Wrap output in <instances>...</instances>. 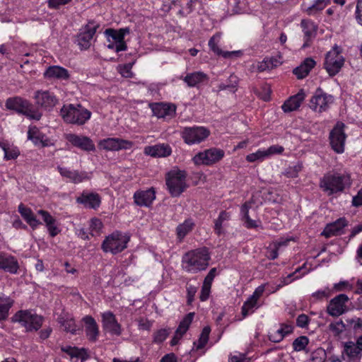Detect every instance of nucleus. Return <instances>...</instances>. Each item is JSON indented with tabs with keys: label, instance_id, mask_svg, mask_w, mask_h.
I'll return each instance as SVG.
<instances>
[{
	"label": "nucleus",
	"instance_id": "32",
	"mask_svg": "<svg viewBox=\"0 0 362 362\" xmlns=\"http://www.w3.org/2000/svg\"><path fill=\"white\" fill-rule=\"evenodd\" d=\"M37 213L42 216L43 221L46 224L49 235L52 237L56 236L60 232V230L58 228L56 224V219L53 218L50 215V214L47 211L39 210Z\"/></svg>",
	"mask_w": 362,
	"mask_h": 362
},
{
	"label": "nucleus",
	"instance_id": "17",
	"mask_svg": "<svg viewBox=\"0 0 362 362\" xmlns=\"http://www.w3.org/2000/svg\"><path fill=\"white\" fill-rule=\"evenodd\" d=\"M98 25H95L94 22L89 21L86 25L83 32L79 33L77 36V41L78 45L82 49H88L90 46V41L93 39Z\"/></svg>",
	"mask_w": 362,
	"mask_h": 362
},
{
	"label": "nucleus",
	"instance_id": "35",
	"mask_svg": "<svg viewBox=\"0 0 362 362\" xmlns=\"http://www.w3.org/2000/svg\"><path fill=\"white\" fill-rule=\"evenodd\" d=\"M315 64V60L312 58H306L299 66L293 69V73L298 79H302L308 75Z\"/></svg>",
	"mask_w": 362,
	"mask_h": 362
},
{
	"label": "nucleus",
	"instance_id": "27",
	"mask_svg": "<svg viewBox=\"0 0 362 362\" xmlns=\"http://www.w3.org/2000/svg\"><path fill=\"white\" fill-rule=\"evenodd\" d=\"M305 94L300 90L297 94L291 96L283 104L281 108L285 112H290L296 110L305 99Z\"/></svg>",
	"mask_w": 362,
	"mask_h": 362
},
{
	"label": "nucleus",
	"instance_id": "37",
	"mask_svg": "<svg viewBox=\"0 0 362 362\" xmlns=\"http://www.w3.org/2000/svg\"><path fill=\"white\" fill-rule=\"evenodd\" d=\"M251 208V204L249 202H245L240 209V213L242 216V221H243V225L245 228H255L258 227L257 221L255 220H252L249 215V209Z\"/></svg>",
	"mask_w": 362,
	"mask_h": 362
},
{
	"label": "nucleus",
	"instance_id": "34",
	"mask_svg": "<svg viewBox=\"0 0 362 362\" xmlns=\"http://www.w3.org/2000/svg\"><path fill=\"white\" fill-rule=\"evenodd\" d=\"M44 75L45 77L47 78L66 80L69 78L68 71L66 69L59 66H51L48 67Z\"/></svg>",
	"mask_w": 362,
	"mask_h": 362
},
{
	"label": "nucleus",
	"instance_id": "23",
	"mask_svg": "<svg viewBox=\"0 0 362 362\" xmlns=\"http://www.w3.org/2000/svg\"><path fill=\"white\" fill-rule=\"evenodd\" d=\"M300 27L304 34V44L303 48L310 46V42L314 39L317 34V26L308 19H303L300 22Z\"/></svg>",
	"mask_w": 362,
	"mask_h": 362
},
{
	"label": "nucleus",
	"instance_id": "55",
	"mask_svg": "<svg viewBox=\"0 0 362 362\" xmlns=\"http://www.w3.org/2000/svg\"><path fill=\"white\" fill-rule=\"evenodd\" d=\"M197 291V287L192 285L187 286V304L191 305L194 299V296Z\"/></svg>",
	"mask_w": 362,
	"mask_h": 362
},
{
	"label": "nucleus",
	"instance_id": "7",
	"mask_svg": "<svg viewBox=\"0 0 362 362\" xmlns=\"http://www.w3.org/2000/svg\"><path fill=\"white\" fill-rule=\"evenodd\" d=\"M129 241V236L117 231L105 239L102 244V248L105 252H110L112 254H117L127 247Z\"/></svg>",
	"mask_w": 362,
	"mask_h": 362
},
{
	"label": "nucleus",
	"instance_id": "18",
	"mask_svg": "<svg viewBox=\"0 0 362 362\" xmlns=\"http://www.w3.org/2000/svg\"><path fill=\"white\" fill-rule=\"evenodd\" d=\"M155 199L156 192L153 187L136 191L134 194V203L139 206H150Z\"/></svg>",
	"mask_w": 362,
	"mask_h": 362
},
{
	"label": "nucleus",
	"instance_id": "45",
	"mask_svg": "<svg viewBox=\"0 0 362 362\" xmlns=\"http://www.w3.org/2000/svg\"><path fill=\"white\" fill-rule=\"evenodd\" d=\"M329 4L330 0H315L314 4L307 8L306 12L308 15H314Z\"/></svg>",
	"mask_w": 362,
	"mask_h": 362
},
{
	"label": "nucleus",
	"instance_id": "39",
	"mask_svg": "<svg viewBox=\"0 0 362 362\" xmlns=\"http://www.w3.org/2000/svg\"><path fill=\"white\" fill-rule=\"evenodd\" d=\"M194 226L192 219L189 218L177 226L176 235L180 242L182 241L184 238L193 230Z\"/></svg>",
	"mask_w": 362,
	"mask_h": 362
},
{
	"label": "nucleus",
	"instance_id": "49",
	"mask_svg": "<svg viewBox=\"0 0 362 362\" xmlns=\"http://www.w3.org/2000/svg\"><path fill=\"white\" fill-rule=\"evenodd\" d=\"M211 332V329L209 327H205L202 329L200 337L198 340L197 344L194 342V344L197 346V349H202L209 340V336Z\"/></svg>",
	"mask_w": 362,
	"mask_h": 362
},
{
	"label": "nucleus",
	"instance_id": "47",
	"mask_svg": "<svg viewBox=\"0 0 362 362\" xmlns=\"http://www.w3.org/2000/svg\"><path fill=\"white\" fill-rule=\"evenodd\" d=\"M259 306L257 305V301L252 299V298H249L243 304L242 307V315L243 317H245L249 313H253V309L257 308Z\"/></svg>",
	"mask_w": 362,
	"mask_h": 362
},
{
	"label": "nucleus",
	"instance_id": "41",
	"mask_svg": "<svg viewBox=\"0 0 362 362\" xmlns=\"http://www.w3.org/2000/svg\"><path fill=\"white\" fill-rule=\"evenodd\" d=\"M105 33L107 36L111 37L115 42H124L125 35L129 33L128 28H121L116 30L112 28L106 29Z\"/></svg>",
	"mask_w": 362,
	"mask_h": 362
},
{
	"label": "nucleus",
	"instance_id": "59",
	"mask_svg": "<svg viewBox=\"0 0 362 362\" xmlns=\"http://www.w3.org/2000/svg\"><path fill=\"white\" fill-rule=\"evenodd\" d=\"M309 323V317L305 314L300 315L296 319V325L299 327H305Z\"/></svg>",
	"mask_w": 362,
	"mask_h": 362
},
{
	"label": "nucleus",
	"instance_id": "11",
	"mask_svg": "<svg viewBox=\"0 0 362 362\" xmlns=\"http://www.w3.org/2000/svg\"><path fill=\"white\" fill-rule=\"evenodd\" d=\"M209 134V130L204 127H185L182 132V137L187 144L200 143Z\"/></svg>",
	"mask_w": 362,
	"mask_h": 362
},
{
	"label": "nucleus",
	"instance_id": "58",
	"mask_svg": "<svg viewBox=\"0 0 362 362\" xmlns=\"http://www.w3.org/2000/svg\"><path fill=\"white\" fill-rule=\"evenodd\" d=\"M284 334L281 332L280 329H278L277 330L270 332L269 334V339L270 341L278 343L283 340L284 338Z\"/></svg>",
	"mask_w": 362,
	"mask_h": 362
},
{
	"label": "nucleus",
	"instance_id": "25",
	"mask_svg": "<svg viewBox=\"0 0 362 362\" xmlns=\"http://www.w3.org/2000/svg\"><path fill=\"white\" fill-rule=\"evenodd\" d=\"M221 35L216 34L213 35L209 41V46L211 51H213L218 56H222L224 58H233V57H238L241 55L240 51H233V52H223L218 47V43L220 40Z\"/></svg>",
	"mask_w": 362,
	"mask_h": 362
},
{
	"label": "nucleus",
	"instance_id": "42",
	"mask_svg": "<svg viewBox=\"0 0 362 362\" xmlns=\"http://www.w3.org/2000/svg\"><path fill=\"white\" fill-rule=\"evenodd\" d=\"M230 218V214L226 211H222L218 218L214 221V230L220 235L223 233V227L225 226V222L228 221Z\"/></svg>",
	"mask_w": 362,
	"mask_h": 362
},
{
	"label": "nucleus",
	"instance_id": "26",
	"mask_svg": "<svg viewBox=\"0 0 362 362\" xmlns=\"http://www.w3.org/2000/svg\"><path fill=\"white\" fill-rule=\"evenodd\" d=\"M76 202L83 204L86 207L96 209L99 207L101 199L97 193L83 192L81 196L76 198Z\"/></svg>",
	"mask_w": 362,
	"mask_h": 362
},
{
	"label": "nucleus",
	"instance_id": "22",
	"mask_svg": "<svg viewBox=\"0 0 362 362\" xmlns=\"http://www.w3.org/2000/svg\"><path fill=\"white\" fill-rule=\"evenodd\" d=\"M153 115L158 118H170L175 114V106L165 103H155L151 105Z\"/></svg>",
	"mask_w": 362,
	"mask_h": 362
},
{
	"label": "nucleus",
	"instance_id": "14",
	"mask_svg": "<svg viewBox=\"0 0 362 362\" xmlns=\"http://www.w3.org/2000/svg\"><path fill=\"white\" fill-rule=\"evenodd\" d=\"M133 143L128 140L119 138H107L102 139L98 143V146L106 151H119L121 149H129Z\"/></svg>",
	"mask_w": 362,
	"mask_h": 362
},
{
	"label": "nucleus",
	"instance_id": "61",
	"mask_svg": "<svg viewBox=\"0 0 362 362\" xmlns=\"http://www.w3.org/2000/svg\"><path fill=\"white\" fill-rule=\"evenodd\" d=\"M210 288H211L210 286L205 284L204 283L203 284L200 296H199L200 300L202 301H205L206 300L208 299V298L209 296Z\"/></svg>",
	"mask_w": 362,
	"mask_h": 362
},
{
	"label": "nucleus",
	"instance_id": "62",
	"mask_svg": "<svg viewBox=\"0 0 362 362\" xmlns=\"http://www.w3.org/2000/svg\"><path fill=\"white\" fill-rule=\"evenodd\" d=\"M266 151L267 156L276 153H281L284 151V148L281 146L278 145H274L270 146L269 148H267Z\"/></svg>",
	"mask_w": 362,
	"mask_h": 362
},
{
	"label": "nucleus",
	"instance_id": "24",
	"mask_svg": "<svg viewBox=\"0 0 362 362\" xmlns=\"http://www.w3.org/2000/svg\"><path fill=\"white\" fill-rule=\"evenodd\" d=\"M28 139L31 140L36 146L46 147L52 145L51 141L36 127H30L29 128L28 132Z\"/></svg>",
	"mask_w": 362,
	"mask_h": 362
},
{
	"label": "nucleus",
	"instance_id": "29",
	"mask_svg": "<svg viewBox=\"0 0 362 362\" xmlns=\"http://www.w3.org/2000/svg\"><path fill=\"white\" fill-rule=\"evenodd\" d=\"M83 320L86 325L85 331L88 339L91 341H95L99 334L96 321L89 315L84 317Z\"/></svg>",
	"mask_w": 362,
	"mask_h": 362
},
{
	"label": "nucleus",
	"instance_id": "12",
	"mask_svg": "<svg viewBox=\"0 0 362 362\" xmlns=\"http://www.w3.org/2000/svg\"><path fill=\"white\" fill-rule=\"evenodd\" d=\"M344 124L338 122L329 133V140L332 148L337 153L344 151L346 135L344 132Z\"/></svg>",
	"mask_w": 362,
	"mask_h": 362
},
{
	"label": "nucleus",
	"instance_id": "52",
	"mask_svg": "<svg viewBox=\"0 0 362 362\" xmlns=\"http://www.w3.org/2000/svg\"><path fill=\"white\" fill-rule=\"evenodd\" d=\"M326 357V353L324 349H318L313 351L311 355V362H324Z\"/></svg>",
	"mask_w": 362,
	"mask_h": 362
},
{
	"label": "nucleus",
	"instance_id": "43",
	"mask_svg": "<svg viewBox=\"0 0 362 362\" xmlns=\"http://www.w3.org/2000/svg\"><path fill=\"white\" fill-rule=\"evenodd\" d=\"M194 315V313H189L185 317L175 331L177 335H179L180 337H182L184 335L192 323Z\"/></svg>",
	"mask_w": 362,
	"mask_h": 362
},
{
	"label": "nucleus",
	"instance_id": "5",
	"mask_svg": "<svg viewBox=\"0 0 362 362\" xmlns=\"http://www.w3.org/2000/svg\"><path fill=\"white\" fill-rule=\"evenodd\" d=\"M341 52L342 49L335 45L325 55L324 67L331 76L338 74L344 64Z\"/></svg>",
	"mask_w": 362,
	"mask_h": 362
},
{
	"label": "nucleus",
	"instance_id": "9",
	"mask_svg": "<svg viewBox=\"0 0 362 362\" xmlns=\"http://www.w3.org/2000/svg\"><path fill=\"white\" fill-rule=\"evenodd\" d=\"M6 107L9 110H15L34 119L39 120L42 116L40 112L32 109L31 105L28 100H23L21 98L16 97L7 99Z\"/></svg>",
	"mask_w": 362,
	"mask_h": 362
},
{
	"label": "nucleus",
	"instance_id": "4",
	"mask_svg": "<svg viewBox=\"0 0 362 362\" xmlns=\"http://www.w3.org/2000/svg\"><path fill=\"white\" fill-rule=\"evenodd\" d=\"M13 322H19L28 332L37 331L42 325L44 317L30 310H19L11 318Z\"/></svg>",
	"mask_w": 362,
	"mask_h": 362
},
{
	"label": "nucleus",
	"instance_id": "28",
	"mask_svg": "<svg viewBox=\"0 0 362 362\" xmlns=\"http://www.w3.org/2000/svg\"><path fill=\"white\" fill-rule=\"evenodd\" d=\"M346 225V220L344 218H340L336 221L327 224L321 234L326 238L337 235Z\"/></svg>",
	"mask_w": 362,
	"mask_h": 362
},
{
	"label": "nucleus",
	"instance_id": "15",
	"mask_svg": "<svg viewBox=\"0 0 362 362\" xmlns=\"http://www.w3.org/2000/svg\"><path fill=\"white\" fill-rule=\"evenodd\" d=\"M34 98L38 106L48 110L52 109L58 102L56 96L48 90H37Z\"/></svg>",
	"mask_w": 362,
	"mask_h": 362
},
{
	"label": "nucleus",
	"instance_id": "60",
	"mask_svg": "<svg viewBox=\"0 0 362 362\" xmlns=\"http://www.w3.org/2000/svg\"><path fill=\"white\" fill-rule=\"evenodd\" d=\"M71 0H48V6L51 8H58L62 5H65Z\"/></svg>",
	"mask_w": 362,
	"mask_h": 362
},
{
	"label": "nucleus",
	"instance_id": "50",
	"mask_svg": "<svg viewBox=\"0 0 362 362\" xmlns=\"http://www.w3.org/2000/svg\"><path fill=\"white\" fill-rule=\"evenodd\" d=\"M170 331L169 329H160L157 330L153 334V341L156 344L162 343L170 334Z\"/></svg>",
	"mask_w": 362,
	"mask_h": 362
},
{
	"label": "nucleus",
	"instance_id": "20",
	"mask_svg": "<svg viewBox=\"0 0 362 362\" xmlns=\"http://www.w3.org/2000/svg\"><path fill=\"white\" fill-rule=\"evenodd\" d=\"M66 139L72 145L83 151H92L95 149L93 141L87 136L70 134L67 135Z\"/></svg>",
	"mask_w": 362,
	"mask_h": 362
},
{
	"label": "nucleus",
	"instance_id": "40",
	"mask_svg": "<svg viewBox=\"0 0 362 362\" xmlns=\"http://www.w3.org/2000/svg\"><path fill=\"white\" fill-rule=\"evenodd\" d=\"M344 353L352 360L360 359L361 351L356 342L347 341L344 345Z\"/></svg>",
	"mask_w": 362,
	"mask_h": 362
},
{
	"label": "nucleus",
	"instance_id": "10",
	"mask_svg": "<svg viewBox=\"0 0 362 362\" xmlns=\"http://www.w3.org/2000/svg\"><path fill=\"white\" fill-rule=\"evenodd\" d=\"M333 100L332 95L327 94L321 88H317L310 100L309 106L315 112H322L329 108Z\"/></svg>",
	"mask_w": 362,
	"mask_h": 362
},
{
	"label": "nucleus",
	"instance_id": "38",
	"mask_svg": "<svg viewBox=\"0 0 362 362\" xmlns=\"http://www.w3.org/2000/svg\"><path fill=\"white\" fill-rule=\"evenodd\" d=\"M208 79V76L206 74L202 71H197L191 74H188L184 78V81L188 86L194 87L199 84L203 83Z\"/></svg>",
	"mask_w": 362,
	"mask_h": 362
},
{
	"label": "nucleus",
	"instance_id": "8",
	"mask_svg": "<svg viewBox=\"0 0 362 362\" xmlns=\"http://www.w3.org/2000/svg\"><path fill=\"white\" fill-rule=\"evenodd\" d=\"M225 156L223 150L210 148L197 153L192 158L196 165H212L219 162Z\"/></svg>",
	"mask_w": 362,
	"mask_h": 362
},
{
	"label": "nucleus",
	"instance_id": "16",
	"mask_svg": "<svg viewBox=\"0 0 362 362\" xmlns=\"http://www.w3.org/2000/svg\"><path fill=\"white\" fill-rule=\"evenodd\" d=\"M102 323L103 329L110 334L117 336L122 334L121 325L112 312L107 311L102 314Z\"/></svg>",
	"mask_w": 362,
	"mask_h": 362
},
{
	"label": "nucleus",
	"instance_id": "48",
	"mask_svg": "<svg viewBox=\"0 0 362 362\" xmlns=\"http://www.w3.org/2000/svg\"><path fill=\"white\" fill-rule=\"evenodd\" d=\"M309 339L305 336H300L296 338L293 342V348L296 351H300L305 349L308 344Z\"/></svg>",
	"mask_w": 362,
	"mask_h": 362
},
{
	"label": "nucleus",
	"instance_id": "54",
	"mask_svg": "<svg viewBox=\"0 0 362 362\" xmlns=\"http://www.w3.org/2000/svg\"><path fill=\"white\" fill-rule=\"evenodd\" d=\"M132 65L131 64H126L124 65H119L117 66V70L123 77L131 78L132 76Z\"/></svg>",
	"mask_w": 362,
	"mask_h": 362
},
{
	"label": "nucleus",
	"instance_id": "31",
	"mask_svg": "<svg viewBox=\"0 0 362 362\" xmlns=\"http://www.w3.org/2000/svg\"><path fill=\"white\" fill-rule=\"evenodd\" d=\"M172 150L168 144H157L145 148V153L153 157H166L171 154Z\"/></svg>",
	"mask_w": 362,
	"mask_h": 362
},
{
	"label": "nucleus",
	"instance_id": "33",
	"mask_svg": "<svg viewBox=\"0 0 362 362\" xmlns=\"http://www.w3.org/2000/svg\"><path fill=\"white\" fill-rule=\"evenodd\" d=\"M58 323L64 327L66 332H71L73 334H76L77 328L75 321L69 313H63L57 318Z\"/></svg>",
	"mask_w": 362,
	"mask_h": 362
},
{
	"label": "nucleus",
	"instance_id": "57",
	"mask_svg": "<svg viewBox=\"0 0 362 362\" xmlns=\"http://www.w3.org/2000/svg\"><path fill=\"white\" fill-rule=\"evenodd\" d=\"M70 356L71 358L75 357L77 358H81L82 361L86 360L87 358L86 357V351L84 349H80L75 346L73 348V351L71 353Z\"/></svg>",
	"mask_w": 362,
	"mask_h": 362
},
{
	"label": "nucleus",
	"instance_id": "3",
	"mask_svg": "<svg viewBox=\"0 0 362 362\" xmlns=\"http://www.w3.org/2000/svg\"><path fill=\"white\" fill-rule=\"evenodd\" d=\"M63 119L70 124L82 125L90 117L91 113L81 105H64L60 111Z\"/></svg>",
	"mask_w": 362,
	"mask_h": 362
},
{
	"label": "nucleus",
	"instance_id": "51",
	"mask_svg": "<svg viewBox=\"0 0 362 362\" xmlns=\"http://www.w3.org/2000/svg\"><path fill=\"white\" fill-rule=\"evenodd\" d=\"M266 157H267L266 151L265 150H259L255 153L248 154L246 156V160L248 162L252 163L256 160H262Z\"/></svg>",
	"mask_w": 362,
	"mask_h": 362
},
{
	"label": "nucleus",
	"instance_id": "53",
	"mask_svg": "<svg viewBox=\"0 0 362 362\" xmlns=\"http://www.w3.org/2000/svg\"><path fill=\"white\" fill-rule=\"evenodd\" d=\"M332 294L331 289L328 287L323 290L317 291L312 294V297L317 300H322L324 298H329Z\"/></svg>",
	"mask_w": 362,
	"mask_h": 362
},
{
	"label": "nucleus",
	"instance_id": "21",
	"mask_svg": "<svg viewBox=\"0 0 362 362\" xmlns=\"http://www.w3.org/2000/svg\"><path fill=\"white\" fill-rule=\"evenodd\" d=\"M60 175L74 183H80L90 178V173L86 171L71 170L66 168H57Z\"/></svg>",
	"mask_w": 362,
	"mask_h": 362
},
{
	"label": "nucleus",
	"instance_id": "6",
	"mask_svg": "<svg viewBox=\"0 0 362 362\" xmlns=\"http://www.w3.org/2000/svg\"><path fill=\"white\" fill-rule=\"evenodd\" d=\"M186 173L183 170H173L167 175L166 185L173 197L179 196L187 187Z\"/></svg>",
	"mask_w": 362,
	"mask_h": 362
},
{
	"label": "nucleus",
	"instance_id": "2",
	"mask_svg": "<svg viewBox=\"0 0 362 362\" xmlns=\"http://www.w3.org/2000/svg\"><path fill=\"white\" fill-rule=\"evenodd\" d=\"M350 184L348 175L339 173H327L320 180V187L329 195L342 192L345 186Z\"/></svg>",
	"mask_w": 362,
	"mask_h": 362
},
{
	"label": "nucleus",
	"instance_id": "56",
	"mask_svg": "<svg viewBox=\"0 0 362 362\" xmlns=\"http://www.w3.org/2000/svg\"><path fill=\"white\" fill-rule=\"evenodd\" d=\"M329 329L335 334H339L344 329V325L341 320L329 324Z\"/></svg>",
	"mask_w": 362,
	"mask_h": 362
},
{
	"label": "nucleus",
	"instance_id": "36",
	"mask_svg": "<svg viewBox=\"0 0 362 362\" xmlns=\"http://www.w3.org/2000/svg\"><path fill=\"white\" fill-rule=\"evenodd\" d=\"M13 300L10 297L0 293V321L8 318L9 310L13 306Z\"/></svg>",
	"mask_w": 362,
	"mask_h": 362
},
{
	"label": "nucleus",
	"instance_id": "63",
	"mask_svg": "<svg viewBox=\"0 0 362 362\" xmlns=\"http://www.w3.org/2000/svg\"><path fill=\"white\" fill-rule=\"evenodd\" d=\"M356 14L358 23L362 25V0H358Z\"/></svg>",
	"mask_w": 362,
	"mask_h": 362
},
{
	"label": "nucleus",
	"instance_id": "30",
	"mask_svg": "<svg viewBox=\"0 0 362 362\" xmlns=\"http://www.w3.org/2000/svg\"><path fill=\"white\" fill-rule=\"evenodd\" d=\"M18 212L33 230L36 229L41 224V222L36 218L33 211L23 204H19Z\"/></svg>",
	"mask_w": 362,
	"mask_h": 362
},
{
	"label": "nucleus",
	"instance_id": "19",
	"mask_svg": "<svg viewBox=\"0 0 362 362\" xmlns=\"http://www.w3.org/2000/svg\"><path fill=\"white\" fill-rule=\"evenodd\" d=\"M20 268L17 259L6 253H0V269L12 274L18 273Z\"/></svg>",
	"mask_w": 362,
	"mask_h": 362
},
{
	"label": "nucleus",
	"instance_id": "13",
	"mask_svg": "<svg viewBox=\"0 0 362 362\" xmlns=\"http://www.w3.org/2000/svg\"><path fill=\"white\" fill-rule=\"evenodd\" d=\"M349 298L346 294H339L332 298L327 307V313L332 317H339L348 311L346 303Z\"/></svg>",
	"mask_w": 362,
	"mask_h": 362
},
{
	"label": "nucleus",
	"instance_id": "46",
	"mask_svg": "<svg viewBox=\"0 0 362 362\" xmlns=\"http://www.w3.org/2000/svg\"><path fill=\"white\" fill-rule=\"evenodd\" d=\"M238 78L232 74L228 78V83H221L218 86V90H223L226 89H231V91L233 93H235L236 91V87L238 85Z\"/></svg>",
	"mask_w": 362,
	"mask_h": 362
},
{
	"label": "nucleus",
	"instance_id": "1",
	"mask_svg": "<svg viewBox=\"0 0 362 362\" xmlns=\"http://www.w3.org/2000/svg\"><path fill=\"white\" fill-rule=\"evenodd\" d=\"M209 259V254L206 248L191 250L182 257V267L187 272L197 273L207 268Z\"/></svg>",
	"mask_w": 362,
	"mask_h": 362
},
{
	"label": "nucleus",
	"instance_id": "64",
	"mask_svg": "<svg viewBox=\"0 0 362 362\" xmlns=\"http://www.w3.org/2000/svg\"><path fill=\"white\" fill-rule=\"evenodd\" d=\"M352 204L356 207L362 206V188L358 192L357 194L353 197Z\"/></svg>",
	"mask_w": 362,
	"mask_h": 362
},
{
	"label": "nucleus",
	"instance_id": "44",
	"mask_svg": "<svg viewBox=\"0 0 362 362\" xmlns=\"http://www.w3.org/2000/svg\"><path fill=\"white\" fill-rule=\"evenodd\" d=\"M0 147L4 151V158L11 160L16 158L19 155V151L16 147H11L7 143L0 141Z\"/></svg>",
	"mask_w": 362,
	"mask_h": 362
}]
</instances>
